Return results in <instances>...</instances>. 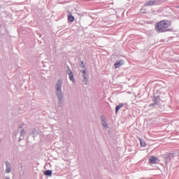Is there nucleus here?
<instances>
[{
	"label": "nucleus",
	"instance_id": "nucleus-1",
	"mask_svg": "<svg viewBox=\"0 0 179 179\" xmlns=\"http://www.w3.org/2000/svg\"><path fill=\"white\" fill-rule=\"evenodd\" d=\"M62 79H59L55 85V93L58 99V107L64 106V93L62 92Z\"/></svg>",
	"mask_w": 179,
	"mask_h": 179
},
{
	"label": "nucleus",
	"instance_id": "nucleus-2",
	"mask_svg": "<svg viewBox=\"0 0 179 179\" xmlns=\"http://www.w3.org/2000/svg\"><path fill=\"white\" fill-rule=\"evenodd\" d=\"M170 21L162 20L155 24V30L158 33H165L166 31H173V29H170Z\"/></svg>",
	"mask_w": 179,
	"mask_h": 179
},
{
	"label": "nucleus",
	"instance_id": "nucleus-3",
	"mask_svg": "<svg viewBox=\"0 0 179 179\" xmlns=\"http://www.w3.org/2000/svg\"><path fill=\"white\" fill-rule=\"evenodd\" d=\"M66 73L69 75V80L73 82V83H75V77L73 75V72H72V70H71V67L69 66H66Z\"/></svg>",
	"mask_w": 179,
	"mask_h": 179
},
{
	"label": "nucleus",
	"instance_id": "nucleus-4",
	"mask_svg": "<svg viewBox=\"0 0 179 179\" xmlns=\"http://www.w3.org/2000/svg\"><path fill=\"white\" fill-rule=\"evenodd\" d=\"M101 121L102 127H103L105 129H107V128H108V124H107V120H106V117H104V115L101 116Z\"/></svg>",
	"mask_w": 179,
	"mask_h": 179
},
{
	"label": "nucleus",
	"instance_id": "nucleus-5",
	"mask_svg": "<svg viewBox=\"0 0 179 179\" xmlns=\"http://www.w3.org/2000/svg\"><path fill=\"white\" fill-rule=\"evenodd\" d=\"M149 162L152 164H157L160 162V159H159V158H157L155 156H151L149 159Z\"/></svg>",
	"mask_w": 179,
	"mask_h": 179
},
{
	"label": "nucleus",
	"instance_id": "nucleus-6",
	"mask_svg": "<svg viewBox=\"0 0 179 179\" xmlns=\"http://www.w3.org/2000/svg\"><path fill=\"white\" fill-rule=\"evenodd\" d=\"M5 164L6 167L5 170L6 173H12V165H10V162L6 161Z\"/></svg>",
	"mask_w": 179,
	"mask_h": 179
},
{
	"label": "nucleus",
	"instance_id": "nucleus-7",
	"mask_svg": "<svg viewBox=\"0 0 179 179\" xmlns=\"http://www.w3.org/2000/svg\"><path fill=\"white\" fill-rule=\"evenodd\" d=\"M156 5V0H150L144 3V6H155Z\"/></svg>",
	"mask_w": 179,
	"mask_h": 179
},
{
	"label": "nucleus",
	"instance_id": "nucleus-8",
	"mask_svg": "<svg viewBox=\"0 0 179 179\" xmlns=\"http://www.w3.org/2000/svg\"><path fill=\"white\" fill-rule=\"evenodd\" d=\"M122 65H123V61L122 60H118L117 61L115 64L114 66L116 69H118V68H120V66H122Z\"/></svg>",
	"mask_w": 179,
	"mask_h": 179
},
{
	"label": "nucleus",
	"instance_id": "nucleus-9",
	"mask_svg": "<svg viewBox=\"0 0 179 179\" xmlns=\"http://www.w3.org/2000/svg\"><path fill=\"white\" fill-rule=\"evenodd\" d=\"M83 82L84 83L85 85H87V82L89 81V77H87V74H83Z\"/></svg>",
	"mask_w": 179,
	"mask_h": 179
},
{
	"label": "nucleus",
	"instance_id": "nucleus-10",
	"mask_svg": "<svg viewBox=\"0 0 179 179\" xmlns=\"http://www.w3.org/2000/svg\"><path fill=\"white\" fill-rule=\"evenodd\" d=\"M122 107H124V103H120L117 106H116V108H115L116 114L118 113V111H120V110H121V108H122Z\"/></svg>",
	"mask_w": 179,
	"mask_h": 179
},
{
	"label": "nucleus",
	"instance_id": "nucleus-11",
	"mask_svg": "<svg viewBox=\"0 0 179 179\" xmlns=\"http://www.w3.org/2000/svg\"><path fill=\"white\" fill-rule=\"evenodd\" d=\"M68 20L71 23H73V22H75V17H73V15H72V14H69L68 15Z\"/></svg>",
	"mask_w": 179,
	"mask_h": 179
},
{
	"label": "nucleus",
	"instance_id": "nucleus-12",
	"mask_svg": "<svg viewBox=\"0 0 179 179\" xmlns=\"http://www.w3.org/2000/svg\"><path fill=\"white\" fill-rule=\"evenodd\" d=\"M43 174H45V176H48V177H51V176H52V171L46 170L43 171Z\"/></svg>",
	"mask_w": 179,
	"mask_h": 179
},
{
	"label": "nucleus",
	"instance_id": "nucleus-13",
	"mask_svg": "<svg viewBox=\"0 0 179 179\" xmlns=\"http://www.w3.org/2000/svg\"><path fill=\"white\" fill-rule=\"evenodd\" d=\"M140 141V145L142 148H145L146 146V142L145 141V140L142 139V138H139Z\"/></svg>",
	"mask_w": 179,
	"mask_h": 179
},
{
	"label": "nucleus",
	"instance_id": "nucleus-14",
	"mask_svg": "<svg viewBox=\"0 0 179 179\" xmlns=\"http://www.w3.org/2000/svg\"><path fill=\"white\" fill-rule=\"evenodd\" d=\"M152 101H155L156 103H159V101H160V96H154V97L152 98Z\"/></svg>",
	"mask_w": 179,
	"mask_h": 179
},
{
	"label": "nucleus",
	"instance_id": "nucleus-15",
	"mask_svg": "<svg viewBox=\"0 0 179 179\" xmlns=\"http://www.w3.org/2000/svg\"><path fill=\"white\" fill-rule=\"evenodd\" d=\"M166 160H171V157H174V153H169L166 155Z\"/></svg>",
	"mask_w": 179,
	"mask_h": 179
},
{
	"label": "nucleus",
	"instance_id": "nucleus-16",
	"mask_svg": "<svg viewBox=\"0 0 179 179\" xmlns=\"http://www.w3.org/2000/svg\"><path fill=\"white\" fill-rule=\"evenodd\" d=\"M31 134L33 135L34 138H35L36 135L37 134V130H36L35 129H34L31 131Z\"/></svg>",
	"mask_w": 179,
	"mask_h": 179
},
{
	"label": "nucleus",
	"instance_id": "nucleus-17",
	"mask_svg": "<svg viewBox=\"0 0 179 179\" xmlns=\"http://www.w3.org/2000/svg\"><path fill=\"white\" fill-rule=\"evenodd\" d=\"M80 62H81V64H80V67L84 68V69L86 68V64H85L84 62L81 61Z\"/></svg>",
	"mask_w": 179,
	"mask_h": 179
},
{
	"label": "nucleus",
	"instance_id": "nucleus-18",
	"mask_svg": "<svg viewBox=\"0 0 179 179\" xmlns=\"http://www.w3.org/2000/svg\"><path fill=\"white\" fill-rule=\"evenodd\" d=\"M24 134H26V131H24V129H22L20 131V136H23V135H24Z\"/></svg>",
	"mask_w": 179,
	"mask_h": 179
},
{
	"label": "nucleus",
	"instance_id": "nucleus-19",
	"mask_svg": "<svg viewBox=\"0 0 179 179\" xmlns=\"http://www.w3.org/2000/svg\"><path fill=\"white\" fill-rule=\"evenodd\" d=\"M158 104H159V103H158L157 102L154 101L153 103H151V104L150 105V107H155V106H157Z\"/></svg>",
	"mask_w": 179,
	"mask_h": 179
},
{
	"label": "nucleus",
	"instance_id": "nucleus-20",
	"mask_svg": "<svg viewBox=\"0 0 179 179\" xmlns=\"http://www.w3.org/2000/svg\"><path fill=\"white\" fill-rule=\"evenodd\" d=\"M81 73H83V75L87 74V73H86V69L83 70V71H81Z\"/></svg>",
	"mask_w": 179,
	"mask_h": 179
},
{
	"label": "nucleus",
	"instance_id": "nucleus-21",
	"mask_svg": "<svg viewBox=\"0 0 179 179\" xmlns=\"http://www.w3.org/2000/svg\"><path fill=\"white\" fill-rule=\"evenodd\" d=\"M22 139H23V137H22V136H20V137L19 138L20 142V141H22Z\"/></svg>",
	"mask_w": 179,
	"mask_h": 179
},
{
	"label": "nucleus",
	"instance_id": "nucleus-22",
	"mask_svg": "<svg viewBox=\"0 0 179 179\" xmlns=\"http://www.w3.org/2000/svg\"><path fill=\"white\" fill-rule=\"evenodd\" d=\"M6 179H10V178H6Z\"/></svg>",
	"mask_w": 179,
	"mask_h": 179
},
{
	"label": "nucleus",
	"instance_id": "nucleus-23",
	"mask_svg": "<svg viewBox=\"0 0 179 179\" xmlns=\"http://www.w3.org/2000/svg\"><path fill=\"white\" fill-rule=\"evenodd\" d=\"M178 8H179V6H178Z\"/></svg>",
	"mask_w": 179,
	"mask_h": 179
}]
</instances>
